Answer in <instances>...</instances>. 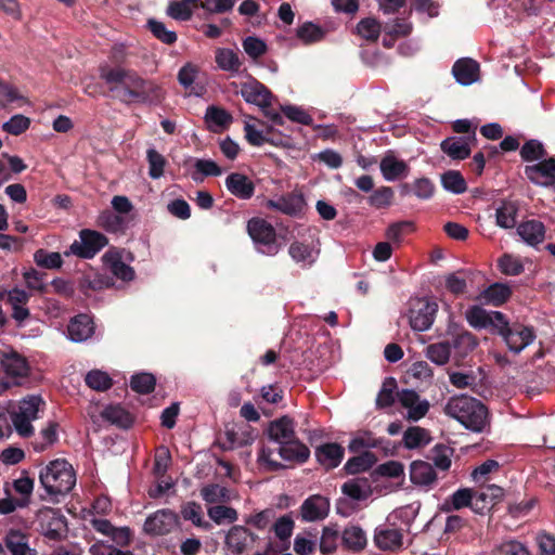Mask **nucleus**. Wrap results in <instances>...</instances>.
Here are the masks:
<instances>
[{"instance_id":"1","label":"nucleus","mask_w":555,"mask_h":555,"mask_svg":"<svg viewBox=\"0 0 555 555\" xmlns=\"http://www.w3.org/2000/svg\"><path fill=\"white\" fill-rule=\"evenodd\" d=\"M100 77L108 86L109 91L125 103H152L159 102L164 98V92L158 85L144 79L130 68L103 66L100 68Z\"/></svg>"},{"instance_id":"2","label":"nucleus","mask_w":555,"mask_h":555,"mask_svg":"<svg viewBox=\"0 0 555 555\" xmlns=\"http://www.w3.org/2000/svg\"><path fill=\"white\" fill-rule=\"evenodd\" d=\"M444 413L475 433H481L488 426L487 408L479 400L466 395L451 397L444 406Z\"/></svg>"},{"instance_id":"3","label":"nucleus","mask_w":555,"mask_h":555,"mask_svg":"<svg viewBox=\"0 0 555 555\" xmlns=\"http://www.w3.org/2000/svg\"><path fill=\"white\" fill-rule=\"evenodd\" d=\"M39 480L48 496L57 501V496L67 494L76 485L73 466L65 460H54L40 470Z\"/></svg>"},{"instance_id":"4","label":"nucleus","mask_w":555,"mask_h":555,"mask_svg":"<svg viewBox=\"0 0 555 555\" xmlns=\"http://www.w3.org/2000/svg\"><path fill=\"white\" fill-rule=\"evenodd\" d=\"M44 406L46 402L40 395H28L18 401L10 416L14 429L21 437L28 438L34 435L33 422L39 418V413Z\"/></svg>"},{"instance_id":"5","label":"nucleus","mask_w":555,"mask_h":555,"mask_svg":"<svg viewBox=\"0 0 555 555\" xmlns=\"http://www.w3.org/2000/svg\"><path fill=\"white\" fill-rule=\"evenodd\" d=\"M247 232L258 253L266 256H275L279 253L275 229L264 219H250L247 222Z\"/></svg>"},{"instance_id":"6","label":"nucleus","mask_w":555,"mask_h":555,"mask_svg":"<svg viewBox=\"0 0 555 555\" xmlns=\"http://www.w3.org/2000/svg\"><path fill=\"white\" fill-rule=\"evenodd\" d=\"M108 241L104 234L85 229L80 231L79 240L74 241L64 255H75L83 259H91L105 247Z\"/></svg>"},{"instance_id":"7","label":"nucleus","mask_w":555,"mask_h":555,"mask_svg":"<svg viewBox=\"0 0 555 555\" xmlns=\"http://www.w3.org/2000/svg\"><path fill=\"white\" fill-rule=\"evenodd\" d=\"M438 304L429 298H415L410 302L409 320L414 331H427L434 323Z\"/></svg>"},{"instance_id":"8","label":"nucleus","mask_w":555,"mask_h":555,"mask_svg":"<svg viewBox=\"0 0 555 555\" xmlns=\"http://www.w3.org/2000/svg\"><path fill=\"white\" fill-rule=\"evenodd\" d=\"M499 334L503 337L508 349L514 353H520L526 347L531 345L535 338L532 327L521 324L509 326L504 318V324H500Z\"/></svg>"},{"instance_id":"9","label":"nucleus","mask_w":555,"mask_h":555,"mask_svg":"<svg viewBox=\"0 0 555 555\" xmlns=\"http://www.w3.org/2000/svg\"><path fill=\"white\" fill-rule=\"evenodd\" d=\"M405 532L406 531L397 526L396 522L387 519L384 525L375 529V545L382 551H399L403 547Z\"/></svg>"},{"instance_id":"10","label":"nucleus","mask_w":555,"mask_h":555,"mask_svg":"<svg viewBox=\"0 0 555 555\" xmlns=\"http://www.w3.org/2000/svg\"><path fill=\"white\" fill-rule=\"evenodd\" d=\"M179 525L178 514L169 508L158 509L150 515L144 522V532L149 535H166Z\"/></svg>"},{"instance_id":"11","label":"nucleus","mask_w":555,"mask_h":555,"mask_svg":"<svg viewBox=\"0 0 555 555\" xmlns=\"http://www.w3.org/2000/svg\"><path fill=\"white\" fill-rule=\"evenodd\" d=\"M397 401L406 411L404 417L410 422L422 420L429 411L428 400L422 399L413 389H401L397 391Z\"/></svg>"},{"instance_id":"12","label":"nucleus","mask_w":555,"mask_h":555,"mask_svg":"<svg viewBox=\"0 0 555 555\" xmlns=\"http://www.w3.org/2000/svg\"><path fill=\"white\" fill-rule=\"evenodd\" d=\"M527 179L539 186H555V157H545L525 167Z\"/></svg>"},{"instance_id":"13","label":"nucleus","mask_w":555,"mask_h":555,"mask_svg":"<svg viewBox=\"0 0 555 555\" xmlns=\"http://www.w3.org/2000/svg\"><path fill=\"white\" fill-rule=\"evenodd\" d=\"M38 520L43 535L51 540H60L66 530V519L59 509H40Z\"/></svg>"},{"instance_id":"14","label":"nucleus","mask_w":555,"mask_h":555,"mask_svg":"<svg viewBox=\"0 0 555 555\" xmlns=\"http://www.w3.org/2000/svg\"><path fill=\"white\" fill-rule=\"evenodd\" d=\"M257 535L244 526H233L224 537V545L231 555H241L256 541Z\"/></svg>"},{"instance_id":"15","label":"nucleus","mask_w":555,"mask_h":555,"mask_svg":"<svg viewBox=\"0 0 555 555\" xmlns=\"http://www.w3.org/2000/svg\"><path fill=\"white\" fill-rule=\"evenodd\" d=\"M243 99L250 104L257 105L260 108H266L271 104L272 94L270 90L254 78H248L247 81L241 85V89L236 91Z\"/></svg>"},{"instance_id":"16","label":"nucleus","mask_w":555,"mask_h":555,"mask_svg":"<svg viewBox=\"0 0 555 555\" xmlns=\"http://www.w3.org/2000/svg\"><path fill=\"white\" fill-rule=\"evenodd\" d=\"M465 317L470 326L475 328H487L494 326L499 330L504 324V314L500 311H487L479 306H473L466 310Z\"/></svg>"},{"instance_id":"17","label":"nucleus","mask_w":555,"mask_h":555,"mask_svg":"<svg viewBox=\"0 0 555 555\" xmlns=\"http://www.w3.org/2000/svg\"><path fill=\"white\" fill-rule=\"evenodd\" d=\"M288 255L301 269H309L317 262L320 249L311 243L294 241L288 246Z\"/></svg>"},{"instance_id":"18","label":"nucleus","mask_w":555,"mask_h":555,"mask_svg":"<svg viewBox=\"0 0 555 555\" xmlns=\"http://www.w3.org/2000/svg\"><path fill=\"white\" fill-rule=\"evenodd\" d=\"M266 206L282 214L296 217L304 211L306 202L301 194L289 193L267 201Z\"/></svg>"},{"instance_id":"19","label":"nucleus","mask_w":555,"mask_h":555,"mask_svg":"<svg viewBox=\"0 0 555 555\" xmlns=\"http://www.w3.org/2000/svg\"><path fill=\"white\" fill-rule=\"evenodd\" d=\"M380 172L386 181L404 179L410 173L409 165L388 151L379 164Z\"/></svg>"},{"instance_id":"20","label":"nucleus","mask_w":555,"mask_h":555,"mask_svg":"<svg viewBox=\"0 0 555 555\" xmlns=\"http://www.w3.org/2000/svg\"><path fill=\"white\" fill-rule=\"evenodd\" d=\"M269 438L279 447L296 437L295 423L289 416H282L270 423L268 427Z\"/></svg>"},{"instance_id":"21","label":"nucleus","mask_w":555,"mask_h":555,"mask_svg":"<svg viewBox=\"0 0 555 555\" xmlns=\"http://www.w3.org/2000/svg\"><path fill=\"white\" fill-rule=\"evenodd\" d=\"M68 338L75 343L89 339L94 333V325L88 314H78L73 318L67 326Z\"/></svg>"},{"instance_id":"22","label":"nucleus","mask_w":555,"mask_h":555,"mask_svg":"<svg viewBox=\"0 0 555 555\" xmlns=\"http://www.w3.org/2000/svg\"><path fill=\"white\" fill-rule=\"evenodd\" d=\"M302 519L307 521H315L327 516L330 511V502L322 495H311L301 505Z\"/></svg>"},{"instance_id":"23","label":"nucleus","mask_w":555,"mask_h":555,"mask_svg":"<svg viewBox=\"0 0 555 555\" xmlns=\"http://www.w3.org/2000/svg\"><path fill=\"white\" fill-rule=\"evenodd\" d=\"M452 74L460 85L469 86L478 80L479 64L472 59L457 60L452 67Z\"/></svg>"},{"instance_id":"24","label":"nucleus","mask_w":555,"mask_h":555,"mask_svg":"<svg viewBox=\"0 0 555 555\" xmlns=\"http://www.w3.org/2000/svg\"><path fill=\"white\" fill-rule=\"evenodd\" d=\"M228 191L240 199H249L255 193L253 181L245 175L233 172L225 179Z\"/></svg>"},{"instance_id":"25","label":"nucleus","mask_w":555,"mask_h":555,"mask_svg":"<svg viewBox=\"0 0 555 555\" xmlns=\"http://www.w3.org/2000/svg\"><path fill=\"white\" fill-rule=\"evenodd\" d=\"M103 261L109 272H112L117 279L125 282L133 280V269L122 261L121 255L118 250H107L103 255Z\"/></svg>"},{"instance_id":"26","label":"nucleus","mask_w":555,"mask_h":555,"mask_svg":"<svg viewBox=\"0 0 555 555\" xmlns=\"http://www.w3.org/2000/svg\"><path fill=\"white\" fill-rule=\"evenodd\" d=\"M279 456L287 462L305 463L310 456V450L295 437L279 447Z\"/></svg>"},{"instance_id":"27","label":"nucleus","mask_w":555,"mask_h":555,"mask_svg":"<svg viewBox=\"0 0 555 555\" xmlns=\"http://www.w3.org/2000/svg\"><path fill=\"white\" fill-rule=\"evenodd\" d=\"M204 119L209 131L215 133L227 129L233 120L229 112L215 105L207 107Z\"/></svg>"},{"instance_id":"28","label":"nucleus","mask_w":555,"mask_h":555,"mask_svg":"<svg viewBox=\"0 0 555 555\" xmlns=\"http://www.w3.org/2000/svg\"><path fill=\"white\" fill-rule=\"evenodd\" d=\"M215 61L217 66L232 76L238 75L242 70L243 62L237 52L229 48H219L216 51Z\"/></svg>"},{"instance_id":"29","label":"nucleus","mask_w":555,"mask_h":555,"mask_svg":"<svg viewBox=\"0 0 555 555\" xmlns=\"http://www.w3.org/2000/svg\"><path fill=\"white\" fill-rule=\"evenodd\" d=\"M315 457L325 468H335L344 457V449L337 443H325L315 450Z\"/></svg>"},{"instance_id":"30","label":"nucleus","mask_w":555,"mask_h":555,"mask_svg":"<svg viewBox=\"0 0 555 555\" xmlns=\"http://www.w3.org/2000/svg\"><path fill=\"white\" fill-rule=\"evenodd\" d=\"M517 233L528 245L537 246L544 240L545 228L541 221L529 220L518 225Z\"/></svg>"},{"instance_id":"31","label":"nucleus","mask_w":555,"mask_h":555,"mask_svg":"<svg viewBox=\"0 0 555 555\" xmlns=\"http://www.w3.org/2000/svg\"><path fill=\"white\" fill-rule=\"evenodd\" d=\"M5 545L12 555H37L28 545V538L20 530H10L5 537Z\"/></svg>"},{"instance_id":"32","label":"nucleus","mask_w":555,"mask_h":555,"mask_svg":"<svg viewBox=\"0 0 555 555\" xmlns=\"http://www.w3.org/2000/svg\"><path fill=\"white\" fill-rule=\"evenodd\" d=\"M474 490L469 488H461L453 492L442 504V511L452 512L464 507L473 509Z\"/></svg>"},{"instance_id":"33","label":"nucleus","mask_w":555,"mask_h":555,"mask_svg":"<svg viewBox=\"0 0 555 555\" xmlns=\"http://www.w3.org/2000/svg\"><path fill=\"white\" fill-rule=\"evenodd\" d=\"M411 481L420 486H429L436 480V472L431 464L415 461L410 467Z\"/></svg>"},{"instance_id":"34","label":"nucleus","mask_w":555,"mask_h":555,"mask_svg":"<svg viewBox=\"0 0 555 555\" xmlns=\"http://www.w3.org/2000/svg\"><path fill=\"white\" fill-rule=\"evenodd\" d=\"M98 225L109 233H121L124 232L129 221L126 217L115 214L111 210L102 211L96 221Z\"/></svg>"},{"instance_id":"35","label":"nucleus","mask_w":555,"mask_h":555,"mask_svg":"<svg viewBox=\"0 0 555 555\" xmlns=\"http://www.w3.org/2000/svg\"><path fill=\"white\" fill-rule=\"evenodd\" d=\"M344 546L350 551L358 552L366 546V534L359 526L347 527L341 533Z\"/></svg>"},{"instance_id":"36","label":"nucleus","mask_w":555,"mask_h":555,"mask_svg":"<svg viewBox=\"0 0 555 555\" xmlns=\"http://www.w3.org/2000/svg\"><path fill=\"white\" fill-rule=\"evenodd\" d=\"M279 448L272 449L268 446H262L257 455V463L260 469L266 472H278L285 466L279 461Z\"/></svg>"},{"instance_id":"37","label":"nucleus","mask_w":555,"mask_h":555,"mask_svg":"<svg viewBox=\"0 0 555 555\" xmlns=\"http://www.w3.org/2000/svg\"><path fill=\"white\" fill-rule=\"evenodd\" d=\"M441 150L453 159H465L470 154V147L464 138H448L441 142Z\"/></svg>"},{"instance_id":"38","label":"nucleus","mask_w":555,"mask_h":555,"mask_svg":"<svg viewBox=\"0 0 555 555\" xmlns=\"http://www.w3.org/2000/svg\"><path fill=\"white\" fill-rule=\"evenodd\" d=\"M341 491L353 500H364L371 494L372 489L367 478H353L343 485Z\"/></svg>"},{"instance_id":"39","label":"nucleus","mask_w":555,"mask_h":555,"mask_svg":"<svg viewBox=\"0 0 555 555\" xmlns=\"http://www.w3.org/2000/svg\"><path fill=\"white\" fill-rule=\"evenodd\" d=\"M403 446L406 449H417L427 446L431 438L425 428L411 426L403 434Z\"/></svg>"},{"instance_id":"40","label":"nucleus","mask_w":555,"mask_h":555,"mask_svg":"<svg viewBox=\"0 0 555 555\" xmlns=\"http://www.w3.org/2000/svg\"><path fill=\"white\" fill-rule=\"evenodd\" d=\"M397 382L393 377H386L376 397V406L385 409L391 406L397 400Z\"/></svg>"},{"instance_id":"41","label":"nucleus","mask_w":555,"mask_h":555,"mask_svg":"<svg viewBox=\"0 0 555 555\" xmlns=\"http://www.w3.org/2000/svg\"><path fill=\"white\" fill-rule=\"evenodd\" d=\"M341 540V533L336 525L325 526L320 538V552L330 554L336 551L338 542Z\"/></svg>"},{"instance_id":"42","label":"nucleus","mask_w":555,"mask_h":555,"mask_svg":"<svg viewBox=\"0 0 555 555\" xmlns=\"http://www.w3.org/2000/svg\"><path fill=\"white\" fill-rule=\"evenodd\" d=\"M450 344L459 357H465L477 347V339L472 333L462 331L452 337Z\"/></svg>"},{"instance_id":"43","label":"nucleus","mask_w":555,"mask_h":555,"mask_svg":"<svg viewBox=\"0 0 555 555\" xmlns=\"http://www.w3.org/2000/svg\"><path fill=\"white\" fill-rule=\"evenodd\" d=\"M517 206L513 202H503L495 211L496 224L503 229H512L516 224Z\"/></svg>"},{"instance_id":"44","label":"nucleus","mask_w":555,"mask_h":555,"mask_svg":"<svg viewBox=\"0 0 555 555\" xmlns=\"http://www.w3.org/2000/svg\"><path fill=\"white\" fill-rule=\"evenodd\" d=\"M512 291L507 284L493 283L481 294L482 298L493 306H501L511 296Z\"/></svg>"},{"instance_id":"45","label":"nucleus","mask_w":555,"mask_h":555,"mask_svg":"<svg viewBox=\"0 0 555 555\" xmlns=\"http://www.w3.org/2000/svg\"><path fill=\"white\" fill-rule=\"evenodd\" d=\"M418 506H414L413 504L405 505L395 509L387 518L396 524L397 521H400L399 527L409 532L412 522L418 514Z\"/></svg>"},{"instance_id":"46","label":"nucleus","mask_w":555,"mask_h":555,"mask_svg":"<svg viewBox=\"0 0 555 555\" xmlns=\"http://www.w3.org/2000/svg\"><path fill=\"white\" fill-rule=\"evenodd\" d=\"M520 157L526 163H537L547 157V152L541 141L531 139L520 149Z\"/></svg>"},{"instance_id":"47","label":"nucleus","mask_w":555,"mask_h":555,"mask_svg":"<svg viewBox=\"0 0 555 555\" xmlns=\"http://www.w3.org/2000/svg\"><path fill=\"white\" fill-rule=\"evenodd\" d=\"M102 417L122 428H128L132 424L131 415L120 405L106 406L102 412Z\"/></svg>"},{"instance_id":"48","label":"nucleus","mask_w":555,"mask_h":555,"mask_svg":"<svg viewBox=\"0 0 555 555\" xmlns=\"http://www.w3.org/2000/svg\"><path fill=\"white\" fill-rule=\"evenodd\" d=\"M376 463V456L366 451L358 456L349 459L345 464L348 474H359L369 470Z\"/></svg>"},{"instance_id":"49","label":"nucleus","mask_w":555,"mask_h":555,"mask_svg":"<svg viewBox=\"0 0 555 555\" xmlns=\"http://www.w3.org/2000/svg\"><path fill=\"white\" fill-rule=\"evenodd\" d=\"M443 189L453 194H463L467 190V184L460 171L449 170L441 176Z\"/></svg>"},{"instance_id":"50","label":"nucleus","mask_w":555,"mask_h":555,"mask_svg":"<svg viewBox=\"0 0 555 555\" xmlns=\"http://www.w3.org/2000/svg\"><path fill=\"white\" fill-rule=\"evenodd\" d=\"M181 515L185 520H190L194 526L205 530L210 529V524L204 520L203 509L198 503L188 502L181 508Z\"/></svg>"},{"instance_id":"51","label":"nucleus","mask_w":555,"mask_h":555,"mask_svg":"<svg viewBox=\"0 0 555 555\" xmlns=\"http://www.w3.org/2000/svg\"><path fill=\"white\" fill-rule=\"evenodd\" d=\"M426 357L437 365L446 364L451 356V344L449 340L431 344L426 348Z\"/></svg>"},{"instance_id":"52","label":"nucleus","mask_w":555,"mask_h":555,"mask_svg":"<svg viewBox=\"0 0 555 555\" xmlns=\"http://www.w3.org/2000/svg\"><path fill=\"white\" fill-rule=\"evenodd\" d=\"M195 171L192 173L194 181H202L205 177H218L222 173L219 165L211 159H196L194 163Z\"/></svg>"},{"instance_id":"53","label":"nucleus","mask_w":555,"mask_h":555,"mask_svg":"<svg viewBox=\"0 0 555 555\" xmlns=\"http://www.w3.org/2000/svg\"><path fill=\"white\" fill-rule=\"evenodd\" d=\"M202 498L207 503H225L231 500V492L220 485H208L201 491Z\"/></svg>"},{"instance_id":"54","label":"nucleus","mask_w":555,"mask_h":555,"mask_svg":"<svg viewBox=\"0 0 555 555\" xmlns=\"http://www.w3.org/2000/svg\"><path fill=\"white\" fill-rule=\"evenodd\" d=\"M296 35L304 44H311L322 40L324 31L318 25L307 22L297 28Z\"/></svg>"},{"instance_id":"55","label":"nucleus","mask_w":555,"mask_h":555,"mask_svg":"<svg viewBox=\"0 0 555 555\" xmlns=\"http://www.w3.org/2000/svg\"><path fill=\"white\" fill-rule=\"evenodd\" d=\"M146 159L149 163V176L154 180L163 177L167 164L166 158L154 147H151L146 151Z\"/></svg>"},{"instance_id":"56","label":"nucleus","mask_w":555,"mask_h":555,"mask_svg":"<svg viewBox=\"0 0 555 555\" xmlns=\"http://www.w3.org/2000/svg\"><path fill=\"white\" fill-rule=\"evenodd\" d=\"M207 514L209 518L217 525H220L224 521L235 522L238 519L236 509L225 505L211 506L207 509Z\"/></svg>"},{"instance_id":"57","label":"nucleus","mask_w":555,"mask_h":555,"mask_svg":"<svg viewBox=\"0 0 555 555\" xmlns=\"http://www.w3.org/2000/svg\"><path fill=\"white\" fill-rule=\"evenodd\" d=\"M86 384L96 390V391H105L112 386V378L106 372L100 370L90 371L86 375Z\"/></svg>"},{"instance_id":"58","label":"nucleus","mask_w":555,"mask_h":555,"mask_svg":"<svg viewBox=\"0 0 555 555\" xmlns=\"http://www.w3.org/2000/svg\"><path fill=\"white\" fill-rule=\"evenodd\" d=\"M57 440V424L50 422L40 431V441L34 442V450L37 452L44 451Z\"/></svg>"},{"instance_id":"59","label":"nucleus","mask_w":555,"mask_h":555,"mask_svg":"<svg viewBox=\"0 0 555 555\" xmlns=\"http://www.w3.org/2000/svg\"><path fill=\"white\" fill-rule=\"evenodd\" d=\"M155 377L150 373H139L131 377L130 386L132 390L139 393H150L155 388Z\"/></svg>"},{"instance_id":"60","label":"nucleus","mask_w":555,"mask_h":555,"mask_svg":"<svg viewBox=\"0 0 555 555\" xmlns=\"http://www.w3.org/2000/svg\"><path fill=\"white\" fill-rule=\"evenodd\" d=\"M34 259L39 267L47 269H59L63 264L62 256L59 253L39 249L35 253Z\"/></svg>"},{"instance_id":"61","label":"nucleus","mask_w":555,"mask_h":555,"mask_svg":"<svg viewBox=\"0 0 555 555\" xmlns=\"http://www.w3.org/2000/svg\"><path fill=\"white\" fill-rule=\"evenodd\" d=\"M147 27L158 40L166 44H172L177 41V34L168 30L163 22L151 18L147 22Z\"/></svg>"},{"instance_id":"62","label":"nucleus","mask_w":555,"mask_h":555,"mask_svg":"<svg viewBox=\"0 0 555 555\" xmlns=\"http://www.w3.org/2000/svg\"><path fill=\"white\" fill-rule=\"evenodd\" d=\"M393 194V190L390 186H380L371 194L369 204L378 209L386 208L390 206Z\"/></svg>"},{"instance_id":"63","label":"nucleus","mask_w":555,"mask_h":555,"mask_svg":"<svg viewBox=\"0 0 555 555\" xmlns=\"http://www.w3.org/2000/svg\"><path fill=\"white\" fill-rule=\"evenodd\" d=\"M294 526V520L289 515H284L278 518L273 525V531L275 537L280 541H288L293 534Z\"/></svg>"},{"instance_id":"64","label":"nucleus","mask_w":555,"mask_h":555,"mask_svg":"<svg viewBox=\"0 0 555 555\" xmlns=\"http://www.w3.org/2000/svg\"><path fill=\"white\" fill-rule=\"evenodd\" d=\"M191 2L171 1L166 10L168 16L176 21H189L192 17Z\"/></svg>"}]
</instances>
